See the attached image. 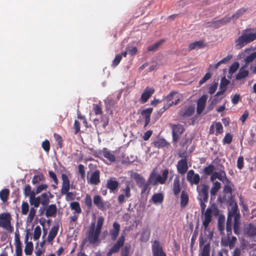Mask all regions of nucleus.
<instances>
[{"label":"nucleus","instance_id":"obj_1","mask_svg":"<svg viewBox=\"0 0 256 256\" xmlns=\"http://www.w3.org/2000/svg\"><path fill=\"white\" fill-rule=\"evenodd\" d=\"M252 28H246L242 32V34L235 40V46L240 49L247 44L256 40V32H252Z\"/></svg>","mask_w":256,"mask_h":256},{"label":"nucleus","instance_id":"obj_2","mask_svg":"<svg viewBox=\"0 0 256 256\" xmlns=\"http://www.w3.org/2000/svg\"><path fill=\"white\" fill-rule=\"evenodd\" d=\"M169 174L168 170L164 169L162 172V176L158 174L154 170L150 173L148 178V183L152 186H156L158 184H163L166 183Z\"/></svg>","mask_w":256,"mask_h":256},{"label":"nucleus","instance_id":"obj_3","mask_svg":"<svg viewBox=\"0 0 256 256\" xmlns=\"http://www.w3.org/2000/svg\"><path fill=\"white\" fill-rule=\"evenodd\" d=\"M11 216L9 213H2L0 214V227L9 232H12L14 228L10 223Z\"/></svg>","mask_w":256,"mask_h":256},{"label":"nucleus","instance_id":"obj_4","mask_svg":"<svg viewBox=\"0 0 256 256\" xmlns=\"http://www.w3.org/2000/svg\"><path fill=\"white\" fill-rule=\"evenodd\" d=\"M176 92H172L164 99V101L165 102L164 104V110H166L173 105L178 104L180 100V98L178 96H176Z\"/></svg>","mask_w":256,"mask_h":256},{"label":"nucleus","instance_id":"obj_5","mask_svg":"<svg viewBox=\"0 0 256 256\" xmlns=\"http://www.w3.org/2000/svg\"><path fill=\"white\" fill-rule=\"evenodd\" d=\"M93 201L96 206L102 211H105L111 206L110 202L104 200L100 195H94L93 198Z\"/></svg>","mask_w":256,"mask_h":256},{"label":"nucleus","instance_id":"obj_6","mask_svg":"<svg viewBox=\"0 0 256 256\" xmlns=\"http://www.w3.org/2000/svg\"><path fill=\"white\" fill-rule=\"evenodd\" d=\"M100 234L94 230V223H92L87 232L86 238L90 244H94L98 242Z\"/></svg>","mask_w":256,"mask_h":256},{"label":"nucleus","instance_id":"obj_7","mask_svg":"<svg viewBox=\"0 0 256 256\" xmlns=\"http://www.w3.org/2000/svg\"><path fill=\"white\" fill-rule=\"evenodd\" d=\"M125 240V234H122L116 242L107 252L106 256H112V254L118 252L120 248L124 246Z\"/></svg>","mask_w":256,"mask_h":256},{"label":"nucleus","instance_id":"obj_8","mask_svg":"<svg viewBox=\"0 0 256 256\" xmlns=\"http://www.w3.org/2000/svg\"><path fill=\"white\" fill-rule=\"evenodd\" d=\"M120 192L122 194L118 196V201L120 204H122L125 202V198H128L132 196L129 182H126V187L122 188Z\"/></svg>","mask_w":256,"mask_h":256},{"label":"nucleus","instance_id":"obj_9","mask_svg":"<svg viewBox=\"0 0 256 256\" xmlns=\"http://www.w3.org/2000/svg\"><path fill=\"white\" fill-rule=\"evenodd\" d=\"M201 190L200 189V186H197V190L198 193V201H203L204 202H208V185L202 184Z\"/></svg>","mask_w":256,"mask_h":256},{"label":"nucleus","instance_id":"obj_10","mask_svg":"<svg viewBox=\"0 0 256 256\" xmlns=\"http://www.w3.org/2000/svg\"><path fill=\"white\" fill-rule=\"evenodd\" d=\"M186 180L191 186L197 185L200 182V176L198 174H195L192 170H190L187 172Z\"/></svg>","mask_w":256,"mask_h":256},{"label":"nucleus","instance_id":"obj_11","mask_svg":"<svg viewBox=\"0 0 256 256\" xmlns=\"http://www.w3.org/2000/svg\"><path fill=\"white\" fill-rule=\"evenodd\" d=\"M212 210L211 208H208L204 214V218L202 220V226L204 227V230H206L208 228L212 220Z\"/></svg>","mask_w":256,"mask_h":256},{"label":"nucleus","instance_id":"obj_12","mask_svg":"<svg viewBox=\"0 0 256 256\" xmlns=\"http://www.w3.org/2000/svg\"><path fill=\"white\" fill-rule=\"evenodd\" d=\"M172 140L174 142H177L178 139L184 131V128L181 124H174L172 126Z\"/></svg>","mask_w":256,"mask_h":256},{"label":"nucleus","instance_id":"obj_13","mask_svg":"<svg viewBox=\"0 0 256 256\" xmlns=\"http://www.w3.org/2000/svg\"><path fill=\"white\" fill-rule=\"evenodd\" d=\"M152 250L153 256H166L163 250L162 246H160V242L157 240H155L153 242Z\"/></svg>","mask_w":256,"mask_h":256},{"label":"nucleus","instance_id":"obj_14","mask_svg":"<svg viewBox=\"0 0 256 256\" xmlns=\"http://www.w3.org/2000/svg\"><path fill=\"white\" fill-rule=\"evenodd\" d=\"M188 162L186 158L180 160L177 164L176 168L178 172L181 175L185 174L188 170Z\"/></svg>","mask_w":256,"mask_h":256},{"label":"nucleus","instance_id":"obj_15","mask_svg":"<svg viewBox=\"0 0 256 256\" xmlns=\"http://www.w3.org/2000/svg\"><path fill=\"white\" fill-rule=\"evenodd\" d=\"M207 99L208 96L204 94L198 100L196 103V112L198 114L200 115L203 112Z\"/></svg>","mask_w":256,"mask_h":256},{"label":"nucleus","instance_id":"obj_16","mask_svg":"<svg viewBox=\"0 0 256 256\" xmlns=\"http://www.w3.org/2000/svg\"><path fill=\"white\" fill-rule=\"evenodd\" d=\"M230 20L231 18L226 16L220 20L214 19L212 21L210 22V25L214 28H218L230 22Z\"/></svg>","mask_w":256,"mask_h":256},{"label":"nucleus","instance_id":"obj_17","mask_svg":"<svg viewBox=\"0 0 256 256\" xmlns=\"http://www.w3.org/2000/svg\"><path fill=\"white\" fill-rule=\"evenodd\" d=\"M154 92L155 90L154 88L148 86L146 87L141 95L140 98V102L142 104L146 102L152 95L154 94Z\"/></svg>","mask_w":256,"mask_h":256},{"label":"nucleus","instance_id":"obj_18","mask_svg":"<svg viewBox=\"0 0 256 256\" xmlns=\"http://www.w3.org/2000/svg\"><path fill=\"white\" fill-rule=\"evenodd\" d=\"M62 186L60 192L62 194L67 193L70 188V183L68 178L66 174H62Z\"/></svg>","mask_w":256,"mask_h":256},{"label":"nucleus","instance_id":"obj_19","mask_svg":"<svg viewBox=\"0 0 256 256\" xmlns=\"http://www.w3.org/2000/svg\"><path fill=\"white\" fill-rule=\"evenodd\" d=\"M120 224L116 222H114L112 224V228L110 230L109 234L111 240H116L119 234L120 231Z\"/></svg>","mask_w":256,"mask_h":256},{"label":"nucleus","instance_id":"obj_20","mask_svg":"<svg viewBox=\"0 0 256 256\" xmlns=\"http://www.w3.org/2000/svg\"><path fill=\"white\" fill-rule=\"evenodd\" d=\"M195 108L194 105H190L182 110L180 112V114L183 118H188L192 116L194 112Z\"/></svg>","mask_w":256,"mask_h":256},{"label":"nucleus","instance_id":"obj_21","mask_svg":"<svg viewBox=\"0 0 256 256\" xmlns=\"http://www.w3.org/2000/svg\"><path fill=\"white\" fill-rule=\"evenodd\" d=\"M118 182L114 180V178H110L106 181V188L110 190L111 192H114L118 187Z\"/></svg>","mask_w":256,"mask_h":256},{"label":"nucleus","instance_id":"obj_22","mask_svg":"<svg viewBox=\"0 0 256 256\" xmlns=\"http://www.w3.org/2000/svg\"><path fill=\"white\" fill-rule=\"evenodd\" d=\"M152 145L154 148H160L168 145V143L164 138H157L153 140L152 142Z\"/></svg>","mask_w":256,"mask_h":256},{"label":"nucleus","instance_id":"obj_23","mask_svg":"<svg viewBox=\"0 0 256 256\" xmlns=\"http://www.w3.org/2000/svg\"><path fill=\"white\" fill-rule=\"evenodd\" d=\"M89 182L90 184L95 185H97L100 182V172L99 170H96L92 174Z\"/></svg>","mask_w":256,"mask_h":256},{"label":"nucleus","instance_id":"obj_24","mask_svg":"<svg viewBox=\"0 0 256 256\" xmlns=\"http://www.w3.org/2000/svg\"><path fill=\"white\" fill-rule=\"evenodd\" d=\"M206 46V44L204 43V41L200 40L198 41H195L194 42L190 44L188 46V50L190 51L194 50H198L204 48Z\"/></svg>","mask_w":256,"mask_h":256},{"label":"nucleus","instance_id":"obj_25","mask_svg":"<svg viewBox=\"0 0 256 256\" xmlns=\"http://www.w3.org/2000/svg\"><path fill=\"white\" fill-rule=\"evenodd\" d=\"M172 190L174 194L176 196L179 194L181 190L180 178L178 176H176L174 180Z\"/></svg>","mask_w":256,"mask_h":256},{"label":"nucleus","instance_id":"obj_26","mask_svg":"<svg viewBox=\"0 0 256 256\" xmlns=\"http://www.w3.org/2000/svg\"><path fill=\"white\" fill-rule=\"evenodd\" d=\"M152 112V108H148L144 110L142 112V114H145L144 116V127H146L150 122V114Z\"/></svg>","mask_w":256,"mask_h":256},{"label":"nucleus","instance_id":"obj_27","mask_svg":"<svg viewBox=\"0 0 256 256\" xmlns=\"http://www.w3.org/2000/svg\"><path fill=\"white\" fill-rule=\"evenodd\" d=\"M57 208L56 204H52L50 205L46 212V216L47 218L55 216L56 213Z\"/></svg>","mask_w":256,"mask_h":256},{"label":"nucleus","instance_id":"obj_28","mask_svg":"<svg viewBox=\"0 0 256 256\" xmlns=\"http://www.w3.org/2000/svg\"><path fill=\"white\" fill-rule=\"evenodd\" d=\"M150 232L148 228H143L140 238V240L141 242H147L150 238Z\"/></svg>","mask_w":256,"mask_h":256},{"label":"nucleus","instance_id":"obj_29","mask_svg":"<svg viewBox=\"0 0 256 256\" xmlns=\"http://www.w3.org/2000/svg\"><path fill=\"white\" fill-rule=\"evenodd\" d=\"M188 200L189 198L188 194L184 190H182L181 194L180 200V206L182 208H184L186 206L188 202Z\"/></svg>","mask_w":256,"mask_h":256},{"label":"nucleus","instance_id":"obj_30","mask_svg":"<svg viewBox=\"0 0 256 256\" xmlns=\"http://www.w3.org/2000/svg\"><path fill=\"white\" fill-rule=\"evenodd\" d=\"M104 156L107 158L110 162H114L116 160V157L112 153H111L108 150L104 148L102 150Z\"/></svg>","mask_w":256,"mask_h":256},{"label":"nucleus","instance_id":"obj_31","mask_svg":"<svg viewBox=\"0 0 256 256\" xmlns=\"http://www.w3.org/2000/svg\"><path fill=\"white\" fill-rule=\"evenodd\" d=\"M245 68L246 66H243L240 69L238 74L236 76V80H241L248 76V71L245 70Z\"/></svg>","mask_w":256,"mask_h":256},{"label":"nucleus","instance_id":"obj_32","mask_svg":"<svg viewBox=\"0 0 256 256\" xmlns=\"http://www.w3.org/2000/svg\"><path fill=\"white\" fill-rule=\"evenodd\" d=\"M245 64L244 66L247 67L249 64L254 62H256V51L246 56L244 60Z\"/></svg>","mask_w":256,"mask_h":256},{"label":"nucleus","instance_id":"obj_33","mask_svg":"<svg viewBox=\"0 0 256 256\" xmlns=\"http://www.w3.org/2000/svg\"><path fill=\"white\" fill-rule=\"evenodd\" d=\"M58 229V226H53L48 236V242H52L55 238L57 234Z\"/></svg>","mask_w":256,"mask_h":256},{"label":"nucleus","instance_id":"obj_34","mask_svg":"<svg viewBox=\"0 0 256 256\" xmlns=\"http://www.w3.org/2000/svg\"><path fill=\"white\" fill-rule=\"evenodd\" d=\"M218 179L220 181L226 184H232L230 180L226 178V174L224 170L218 172Z\"/></svg>","mask_w":256,"mask_h":256},{"label":"nucleus","instance_id":"obj_35","mask_svg":"<svg viewBox=\"0 0 256 256\" xmlns=\"http://www.w3.org/2000/svg\"><path fill=\"white\" fill-rule=\"evenodd\" d=\"M30 203L31 206H34V208H38L41 204L40 198L36 197L34 194H32V196H30Z\"/></svg>","mask_w":256,"mask_h":256},{"label":"nucleus","instance_id":"obj_36","mask_svg":"<svg viewBox=\"0 0 256 256\" xmlns=\"http://www.w3.org/2000/svg\"><path fill=\"white\" fill-rule=\"evenodd\" d=\"M152 200L155 204H161L164 200V196L162 193L156 194L152 196Z\"/></svg>","mask_w":256,"mask_h":256},{"label":"nucleus","instance_id":"obj_37","mask_svg":"<svg viewBox=\"0 0 256 256\" xmlns=\"http://www.w3.org/2000/svg\"><path fill=\"white\" fill-rule=\"evenodd\" d=\"M246 232L248 236H256V227L254 224H250L246 228Z\"/></svg>","mask_w":256,"mask_h":256},{"label":"nucleus","instance_id":"obj_38","mask_svg":"<svg viewBox=\"0 0 256 256\" xmlns=\"http://www.w3.org/2000/svg\"><path fill=\"white\" fill-rule=\"evenodd\" d=\"M132 178L134 180L136 183L139 186L144 184L145 179L140 174L134 172L132 176Z\"/></svg>","mask_w":256,"mask_h":256},{"label":"nucleus","instance_id":"obj_39","mask_svg":"<svg viewBox=\"0 0 256 256\" xmlns=\"http://www.w3.org/2000/svg\"><path fill=\"white\" fill-rule=\"evenodd\" d=\"M230 236H228V240H226L224 242V244L225 246H229L230 248H232L234 246L235 243L236 242L237 239L236 237L233 236L232 238L230 240L229 238Z\"/></svg>","mask_w":256,"mask_h":256},{"label":"nucleus","instance_id":"obj_40","mask_svg":"<svg viewBox=\"0 0 256 256\" xmlns=\"http://www.w3.org/2000/svg\"><path fill=\"white\" fill-rule=\"evenodd\" d=\"M38 197L40 198V203L42 206H46L48 204L50 200L46 192L42 194L40 196H38Z\"/></svg>","mask_w":256,"mask_h":256},{"label":"nucleus","instance_id":"obj_41","mask_svg":"<svg viewBox=\"0 0 256 256\" xmlns=\"http://www.w3.org/2000/svg\"><path fill=\"white\" fill-rule=\"evenodd\" d=\"M220 188V184L218 182H214L210 191L211 196H215Z\"/></svg>","mask_w":256,"mask_h":256},{"label":"nucleus","instance_id":"obj_42","mask_svg":"<svg viewBox=\"0 0 256 256\" xmlns=\"http://www.w3.org/2000/svg\"><path fill=\"white\" fill-rule=\"evenodd\" d=\"M70 208L72 210L75 211L77 214H80L82 212V209L78 202H74L70 203Z\"/></svg>","mask_w":256,"mask_h":256},{"label":"nucleus","instance_id":"obj_43","mask_svg":"<svg viewBox=\"0 0 256 256\" xmlns=\"http://www.w3.org/2000/svg\"><path fill=\"white\" fill-rule=\"evenodd\" d=\"M238 213H240V212L238 208V206L236 204H235L232 207L230 210L228 212V217H230L232 219L234 216Z\"/></svg>","mask_w":256,"mask_h":256},{"label":"nucleus","instance_id":"obj_44","mask_svg":"<svg viewBox=\"0 0 256 256\" xmlns=\"http://www.w3.org/2000/svg\"><path fill=\"white\" fill-rule=\"evenodd\" d=\"M33 251V244L32 242H26L24 250V253L27 256L32 254Z\"/></svg>","mask_w":256,"mask_h":256},{"label":"nucleus","instance_id":"obj_45","mask_svg":"<svg viewBox=\"0 0 256 256\" xmlns=\"http://www.w3.org/2000/svg\"><path fill=\"white\" fill-rule=\"evenodd\" d=\"M246 10L247 8H241L239 9L232 16L230 17L231 19L232 18L233 20H237L238 18L243 15L246 12Z\"/></svg>","mask_w":256,"mask_h":256},{"label":"nucleus","instance_id":"obj_46","mask_svg":"<svg viewBox=\"0 0 256 256\" xmlns=\"http://www.w3.org/2000/svg\"><path fill=\"white\" fill-rule=\"evenodd\" d=\"M10 191L8 189L5 188L0 192V198L3 202H6L9 196Z\"/></svg>","mask_w":256,"mask_h":256},{"label":"nucleus","instance_id":"obj_47","mask_svg":"<svg viewBox=\"0 0 256 256\" xmlns=\"http://www.w3.org/2000/svg\"><path fill=\"white\" fill-rule=\"evenodd\" d=\"M164 42V40H159L158 42L154 43V44L150 46L148 48V50L150 52H154L156 50L159 46Z\"/></svg>","mask_w":256,"mask_h":256},{"label":"nucleus","instance_id":"obj_48","mask_svg":"<svg viewBox=\"0 0 256 256\" xmlns=\"http://www.w3.org/2000/svg\"><path fill=\"white\" fill-rule=\"evenodd\" d=\"M199 256H210V244H209L204 246Z\"/></svg>","mask_w":256,"mask_h":256},{"label":"nucleus","instance_id":"obj_49","mask_svg":"<svg viewBox=\"0 0 256 256\" xmlns=\"http://www.w3.org/2000/svg\"><path fill=\"white\" fill-rule=\"evenodd\" d=\"M214 166L210 164L208 166L205 167L203 170V172L206 175L209 176L214 172Z\"/></svg>","mask_w":256,"mask_h":256},{"label":"nucleus","instance_id":"obj_50","mask_svg":"<svg viewBox=\"0 0 256 256\" xmlns=\"http://www.w3.org/2000/svg\"><path fill=\"white\" fill-rule=\"evenodd\" d=\"M84 202L86 206L88 207V208L90 209L92 208V202L90 195L88 194H86L84 198Z\"/></svg>","mask_w":256,"mask_h":256},{"label":"nucleus","instance_id":"obj_51","mask_svg":"<svg viewBox=\"0 0 256 256\" xmlns=\"http://www.w3.org/2000/svg\"><path fill=\"white\" fill-rule=\"evenodd\" d=\"M232 219H231L230 217H228L226 224V230L227 232V235L228 236L232 234Z\"/></svg>","mask_w":256,"mask_h":256},{"label":"nucleus","instance_id":"obj_52","mask_svg":"<svg viewBox=\"0 0 256 256\" xmlns=\"http://www.w3.org/2000/svg\"><path fill=\"white\" fill-rule=\"evenodd\" d=\"M104 218L102 216H100L98 218L97 221V224L96 228H94V230L99 232L100 233L102 226L104 224Z\"/></svg>","mask_w":256,"mask_h":256},{"label":"nucleus","instance_id":"obj_53","mask_svg":"<svg viewBox=\"0 0 256 256\" xmlns=\"http://www.w3.org/2000/svg\"><path fill=\"white\" fill-rule=\"evenodd\" d=\"M41 235V228L40 226H37L34 229L33 238L34 240H38Z\"/></svg>","mask_w":256,"mask_h":256},{"label":"nucleus","instance_id":"obj_54","mask_svg":"<svg viewBox=\"0 0 256 256\" xmlns=\"http://www.w3.org/2000/svg\"><path fill=\"white\" fill-rule=\"evenodd\" d=\"M29 210V205L26 202H22V214L26 215L28 214Z\"/></svg>","mask_w":256,"mask_h":256},{"label":"nucleus","instance_id":"obj_55","mask_svg":"<svg viewBox=\"0 0 256 256\" xmlns=\"http://www.w3.org/2000/svg\"><path fill=\"white\" fill-rule=\"evenodd\" d=\"M131 246H126L121 250V256H129Z\"/></svg>","mask_w":256,"mask_h":256},{"label":"nucleus","instance_id":"obj_56","mask_svg":"<svg viewBox=\"0 0 256 256\" xmlns=\"http://www.w3.org/2000/svg\"><path fill=\"white\" fill-rule=\"evenodd\" d=\"M36 210L35 208H31L27 218V220L28 222H31L33 220L36 215Z\"/></svg>","mask_w":256,"mask_h":256},{"label":"nucleus","instance_id":"obj_57","mask_svg":"<svg viewBox=\"0 0 256 256\" xmlns=\"http://www.w3.org/2000/svg\"><path fill=\"white\" fill-rule=\"evenodd\" d=\"M218 229L220 232H222L224 229V218H221L220 216L218 220Z\"/></svg>","mask_w":256,"mask_h":256},{"label":"nucleus","instance_id":"obj_58","mask_svg":"<svg viewBox=\"0 0 256 256\" xmlns=\"http://www.w3.org/2000/svg\"><path fill=\"white\" fill-rule=\"evenodd\" d=\"M24 194L26 196H31L32 194H34V192L31 190V187L30 185H26L24 188Z\"/></svg>","mask_w":256,"mask_h":256},{"label":"nucleus","instance_id":"obj_59","mask_svg":"<svg viewBox=\"0 0 256 256\" xmlns=\"http://www.w3.org/2000/svg\"><path fill=\"white\" fill-rule=\"evenodd\" d=\"M215 126L216 128V136L220 134L223 132V127L222 124L220 122H217L215 124Z\"/></svg>","mask_w":256,"mask_h":256},{"label":"nucleus","instance_id":"obj_60","mask_svg":"<svg viewBox=\"0 0 256 256\" xmlns=\"http://www.w3.org/2000/svg\"><path fill=\"white\" fill-rule=\"evenodd\" d=\"M126 50H128V54L131 56L135 55L138 52L137 48L136 46H128L126 47Z\"/></svg>","mask_w":256,"mask_h":256},{"label":"nucleus","instance_id":"obj_61","mask_svg":"<svg viewBox=\"0 0 256 256\" xmlns=\"http://www.w3.org/2000/svg\"><path fill=\"white\" fill-rule=\"evenodd\" d=\"M232 136L230 134H227L224 137L222 142L223 144H230L232 142Z\"/></svg>","mask_w":256,"mask_h":256},{"label":"nucleus","instance_id":"obj_62","mask_svg":"<svg viewBox=\"0 0 256 256\" xmlns=\"http://www.w3.org/2000/svg\"><path fill=\"white\" fill-rule=\"evenodd\" d=\"M212 74L210 72H207L205 74L204 76L200 80L199 84L200 85L204 84L205 82H206L210 78L212 77Z\"/></svg>","mask_w":256,"mask_h":256},{"label":"nucleus","instance_id":"obj_63","mask_svg":"<svg viewBox=\"0 0 256 256\" xmlns=\"http://www.w3.org/2000/svg\"><path fill=\"white\" fill-rule=\"evenodd\" d=\"M122 60V55L117 54L112 61V66L114 68L117 66Z\"/></svg>","mask_w":256,"mask_h":256},{"label":"nucleus","instance_id":"obj_64","mask_svg":"<svg viewBox=\"0 0 256 256\" xmlns=\"http://www.w3.org/2000/svg\"><path fill=\"white\" fill-rule=\"evenodd\" d=\"M42 148L46 152H49L50 150V143L48 140H46L42 142Z\"/></svg>","mask_w":256,"mask_h":256}]
</instances>
